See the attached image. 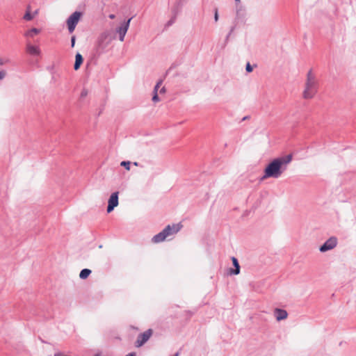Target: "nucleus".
Segmentation results:
<instances>
[{
  "mask_svg": "<svg viewBox=\"0 0 356 356\" xmlns=\"http://www.w3.org/2000/svg\"><path fill=\"white\" fill-rule=\"evenodd\" d=\"M291 160L292 156L291 154L273 159L266 167L264 175L261 178V180H264L270 177L275 179L280 177L283 172L287 169V165Z\"/></svg>",
  "mask_w": 356,
  "mask_h": 356,
  "instance_id": "obj_1",
  "label": "nucleus"
},
{
  "mask_svg": "<svg viewBox=\"0 0 356 356\" xmlns=\"http://www.w3.org/2000/svg\"><path fill=\"white\" fill-rule=\"evenodd\" d=\"M319 83L315 74L310 69L306 76L302 97L305 99H312L318 92Z\"/></svg>",
  "mask_w": 356,
  "mask_h": 356,
  "instance_id": "obj_2",
  "label": "nucleus"
},
{
  "mask_svg": "<svg viewBox=\"0 0 356 356\" xmlns=\"http://www.w3.org/2000/svg\"><path fill=\"white\" fill-rule=\"evenodd\" d=\"M115 38L113 33L110 30H106L102 33L97 38L96 44V51L101 54L106 51L112 40Z\"/></svg>",
  "mask_w": 356,
  "mask_h": 356,
  "instance_id": "obj_3",
  "label": "nucleus"
},
{
  "mask_svg": "<svg viewBox=\"0 0 356 356\" xmlns=\"http://www.w3.org/2000/svg\"><path fill=\"white\" fill-rule=\"evenodd\" d=\"M181 227V225L179 224L173 225L172 226L168 225L161 232L154 235L152 238V241L154 243L162 242L166 238L167 236L178 232Z\"/></svg>",
  "mask_w": 356,
  "mask_h": 356,
  "instance_id": "obj_4",
  "label": "nucleus"
},
{
  "mask_svg": "<svg viewBox=\"0 0 356 356\" xmlns=\"http://www.w3.org/2000/svg\"><path fill=\"white\" fill-rule=\"evenodd\" d=\"M82 15L81 12L75 11L67 18L66 23L70 33H73Z\"/></svg>",
  "mask_w": 356,
  "mask_h": 356,
  "instance_id": "obj_5",
  "label": "nucleus"
},
{
  "mask_svg": "<svg viewBox=\"0 0 356 356\" xmlns=\"http://www.w3.org/2000/svg\"><path fill=\"white\" fill-rule=\"evenodd\" d=\"M337 245V238L335 236L329 238L319 248L320 252H325L334 249Z\"/></svg>",
  "mask_w": 356,
  "mask_h": 356,
  "instance_id": "obj_6",
  "label": "nucleus"
},
{
  "mask_svg": "<svg viewBox=\"0 0 356 356\" xmlns=\"http://www.w3.org/2000/svg\"><path fill=\"white\" fill-rule=\"evenodd\" d=\"M131 19L132 17L129 18L127 21H124L119 27L116 29V33L118 34L119 40L121 42H123L124 40V37L129 29Z\"/></svg>",
  "mask_w": 356,
  "mask_h": 356,
  "instance_id": "obj_7",
  "label": "nucleus"
},
{
  "mask_svg": "<svg viewBox=\"0 0 356 356\" xmlns=\"http://www.w3.org/2000/svg\"><path fill=\"white\" fill-rule=\"evenodd\" d=\"M152 334V330L151 329H148L147 330L145 331L144 332L140 334L138 336L137 340L136 341V346L137 347H140L143 344H145L149 339L151 337Z\"/></svg>",
  "mask_w": 356,
  "mask_h": 356,
  "instance_id": "obj_8",
  "label": "nucleus"
},
{
  "mask_svg": "<svg viewBox=\"0 0 356 356\" xmlns=\"http://www.w3.org/2000/svg\"><path fill=\"white\" fill-rule=\"evenodd\" d=\"M108 203L107 212L110 213L118 205V192H115L111 194Z\"/></svg>",
  "mask_w": 356,
  "mask_h": 356,
  "instance_id": "obj_9",
  "label": "nucleus"
},
{
  "mask_svg": "<svg viewBox=\"0 0 356 356\" xmlns=\"http://www.w3.org/2000/svg\"><path fill=\"white\" fill-rule=\"evenodd\" d=\"M26 51L31 56H40L41 53L38 46L33 45L29 42L26 43Z\"/></svg>",
  "mask_w": 356,
  "mask_h": 356,
  "instance_id": "obj_10",
  "label": "nucleus"
},
{
  "mask_svg": "<svg viewBox=\"0 0 356 356\" xmlns=\"http://www.w3.org/2000/svg\"><path fill=\"white\" fill-rule=\"evenodd\" d=\"M274 315L277 321L284 320L288 316V313L286 310L282 309L276 308L274 310Z\"/></svg>",
  "mask_w": 356,
  "mask_h": 356,
  "instance_id": "obj_11",
  "label": "nucleus"
},
{
  "mask_svg": "<svg viewBox=\"0 0 356 356\" xmlns=\"http://www.w3.org/2000/svg\"><path fill=\"white\" fill-rule=\"evenodd\" d=\"M232 261L233 266H234V269H230L229 273L231 275H238L240 273V265L238 259L236 257H232Z\"/></svg>",
  "mask_w": 356,
  "mask_h": 356,
  "instance_id": "obj_12",
  "label": "nucleus"
},
{
  "mask_svg": "<svg viewBox=\"0 0 356 356\" xmlns=\"http://www.w3.org/2000/svg\"><path fill=\"white\" fill-rule=\"evenodd\" d=\"M83 61V58L82 56L79 53H77L75 56V63L74 65V68L75 70H77L79 69Z\"/></svg>",
  "mask_w": 356,
  "mask_h": 356,
  "instance_id": "obj_13",
  "label": "nucleus"
},
{
  "mask_svg": "<svg viewBox=\"0 0 356 356\" xmlns=\"http://www.w3.org/2000/svg\"><path fill=\"white\" fill-rule=\"evenodd\" d=\"M40 29L36 28H33L29 31H27L24 35L28 38H33L35 35L38 34L40 33Z\"/></svg>",
  "mask_w": 356,
  "mask_h": 356,
  "instance_id": "obj_14",
  "label": "nucleus"
},
{
  "mask_svg": "<svg viewBox=\"0 0 356 356\" xmlns=\"http://www.w3.org/2000/svg\"><path fill=\"white\" fill-rule=\"evenodd\" d=\"M92 273V271L90 269L84 268L81 270L79 274V277L82 280L86 279Z\"/></svg>",
  "mask_w": 356,
  "mask_h": 356,
  "instance_id": "obj_15",
  "label": "nucleus"
},
{
  "mask_svg": "<svg viewBox=\"0 0 356 356\" xmlns=\"http://www.w3.org/2000/svg\"><path fill=\"white\" fill-rule=\"evenodd\" d=\"M245 10L239 4H236V16L241 17L244 15Z\"/></svg>",
  "mask_w": 356,
  "mask_h": 356,
  "instance_id": "obj_16",
  "label": "nucleus"
},
{
  "mask_svg": "<svg viewBox=\"0 0 356 356\" xmlns=\"http://www.w3.org/2000/svg\"><path fill=\"white\" fill-rule=\"evenodd\" d=\"M173 12V17L167 22L166 24V26H171L172 24H173L175 22V19H176V16H177V11H176L175 10H172Z\"/></svg>",
  "mask_w": 356,
  "mask_h": 356,
  "instance_id": "obj_17",
  "label": "nucleus"
},
{
  "mask_svg": "<svg viewBox=\"0 0 356 356\" xmlns=\"http://www.w3.org/2000/svg\"><path fill=\"white\" fill-rule=\"evenodd\" d=\"M33 18V15L31 13L30 11H27L25 15H24V19L26 21H30Z\"/></svg>",
  "mask_w": 356,
  "mask_h": 356,
  "instance_id": "obj_18",
  "label": "nucleus"
},
{
  "mask_svg": "<svg viewBox=\"0 0 356 356\" xmlns=\"http://www.w3.org/2000/svg\"><path fill=\"white\" fill-rule=\"evenodd\" d=\"M130 162L129 161H122L120 165L123 167H124L127 170H129L130 169Z\"/></svg>",
  "mask_w": 356,
  "mask_h": 356,
  "instance_id": "obj_19",
  "label": "nucleus"
},
{
  "mask_svg": "<svg viewBox=\"0 0 356 356\" xmlns=\"http://www.w3.org/2000/svg\"><path fill=\"white\" fill-rule=\"evenodd\" d=\"M245 70L248 72H251L253 70L252 65L250 64V63H248L246 64Z\"/></svg>",
  "mask_w": 356,
  "mask_h": 356,
  "instance_id": "obj_20",
  "label": "nucleus"
},
{
  "mask_svg": "<svg viewBox=\"0 0 356 356\" xmlns=\"http://www.w3.org/2000/svg\"><path fill=\"white\" fill-rule=\"evenodd\" d=\"M152 101L154 102H158L159 101V96H158V94L157 92H155L152 97Z\"/></svg>",
  "mask_w": 356,
  "mask_h": 356,
  "instance_id": "obj_21",
  "label": "nucleus"
},
{
  "mask_svg": "<svg viewBox=\"0 0 356 356\" xmlns=\"http://www.w3.org/2000/svg\"><path fill=\"white\" fill-rule=\"evenodd\" d=\"M8 62V59L3 58L0 57V65H3L4 64Z\"/></svg>",
  "mask_w": 356,
  "mask_h": 356,
  "instance_id": "obj_22",
  "label": "nucleus"
},
{
  "mask_svg": "<svg viewBox=\"0 0 356 356\" xmlns=\"http://www.w3.org/2000/svg\"><path fill=\"white\" fill-rule=\"evenodd\" d=\"M161 83H162V81H159L156 83V85L155 86V87L154 88V93L157 92L158 88H159V86L161 84Z\"/></svg>",
  "mask_w": 356,
  "mask_h": 356,
  "instance_id": "obj_23",
  "label": "nucleus"
},
{
  "mask_svg": "<svg viewBox=\"0 0 356 356\" xmlns=\"http://www.w3.org/2000/svg\"><path fill=\"white\" fill-rule=\"evenodd\" d=\"M75 41H76V37H75V35L72 36V38H71V47H74Z\"/></svg>",
  "mask_w": 356,
  "mask_h": 356,
  "instance_id": "obj_24",
  "label": "nucleus"
},
{
  "mask_svg": "<svg viewBox=\"0 0 356 356\" xmlns=\"http://www.w3.org/2000/svg\"><path fill=\"white\" fill-rule=\"evenodd\" d=\"M6 75V72L3 70L0 71V80H2L5 78Z\"/></svg>",
  "mask_w": 356,
  "mask_h": 356,
  "instance_id": "obj_25",
  "label": "nucleus"
},
{
  "mask_svg": "<svg viewBox=\"0 0 356 356\" xmlns=\"http://www.w3.org/2000/svg\"><path fill=\"white\" fill-rule=\"evenodd\" d=\"M88 95V90L86 89H83L82 91H81V97H85Z\"/></svg>",
  "mask_w": 356,
  "mask_h": 356,
  "instance_id": "obj_26",
  "label": "nucleus"
},
{
  "mask_svg": "<svg viewBox=\"0 0 356 356\" xmlns=\"http://www.w3.org/2000/svg\"><path fill=\"white\" fill-rule=\"evenodd\" d=\"M214 19H215V22H218V9L217 8L215 9Z\"/></svg>",
  "mask_w": 356,
  "mask_h": 356,
  "instance_id": "obj_27",
  "label": "nucleus"
},
{
  "mask_svg": "<svg viewBox=\"0 0 356 356\" xmlns=\"http://www.w3.org/2000/svg\"><path fill=\"white\" fill-rule=\"evenodd\" d=\"M54 356H66V355H63L62 353L58 352V353H55Z\"/></svg>",
  "mask_w": 356,
  "mask_h": 356,
  "instance_id": "obj_28",
  "label": "nucleus"
},
{
  "mask_svg": "<svg viewBox=\"0 0 356 356\" xmlns=\"http://www.w3.org/2000/svg\"><path fill=\"white\" fill-rule=\"evenodd\" d=\"M108 17H109L110 19H115V15L114 14H110V15H108Z\"/></svg>",
  "mask_w": 356,
  "mask_h": 356,
  "instance_id": "obj_29",
  "label": "nucleus"
},
{
  "mask_svg": "<svg viewBox=\"0 0 356 356\" xmlns=\"http://www.w3.org/2000/svg\"><path fill=\"white\" fill-rule=\"evenodd\" d=\"M126 356H136V354L135 353H131L127 355Z\"/></svg>",
  "mask_w": 356,
  "mask_h": 356,
  "instance_id": "obj_30",
  "label": "nucleus"
},
{
  "mask_svg": "<svg viewBox=\"0 0 356 356\" xmlns=\"http://www.w3.org/2000/svg\"><path fill=\"white\" fill-rule=\"evenodd\" d=\"M233 30H234V28H232V29H231V31H230V32L229 33V34H228V35H227V38H228V37L231 35V33H232V32L233 31Z\"/></svg>",
  "mask_w": 356,
  "mask_h": 356,
  "instance_id": "obj_31",
  "label": "nucleus"
},
{
  "mask_svg": "<svg viewBox=\"0 0 356 356\" xmlns=\"http://www.w3.org/2000/svg\"><path fill=\"white\" fill-rule=\"evenodd\" d=\"M235 1H236V4H239L240 3V0H235Z\"/></svg>",
  "mask_w": 356,
  "mask_h": 356,
  "instance_id": "obj_32",
  "label": "nucleus"
},
{
  "mask_svg": "<svg viewBox=\"0 0 356 356\" xmlns=\"http://www.w3.org/2000/svg\"><path fill=\"white\" fill-rule=\"evenodd\" d=\"M165 92V88H163L161 90V92Z\"/></svg>",
  "mask_w": 356,
  "mask_h": 356,
  "instance_id": "obj_33",
  "label": "nucleus"
},
{
  "mask_svg": "<svg viewBox=\"0 0 356 356\" xmlns=\"http://www.w3.org/2000/svg\"><path fill=\"white\" fill-rule=\"evenodd\" d=\"M134 164L135 165H138V163H137V162H135Z\"/></svg>",
  "mask_w": 356,
  "mask_h": 356,
  "instance_id": "obj_34",
  "label": "nucleus"
},
{
  "mask_svg": "<svg viewBox=\"0 0 356 356\" xmlns=\"http://www.w3.org/2000/svg\"><path fill=\"white\" fill-rule=\"evenodd\" d=\"M95 356H99V355H95Z\"/></svg>",
  "mask_w": 356,
  "mask_h": 356,
  "instance_id": "obj_35",
  "label": "nucleus"
}]
</instances>
